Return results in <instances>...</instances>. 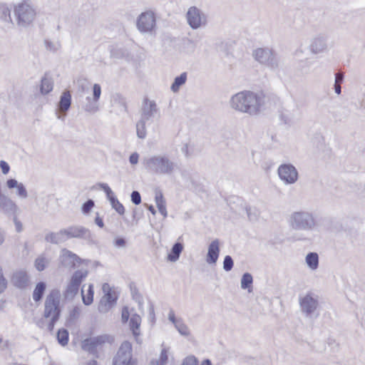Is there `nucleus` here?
I'll use <instances>...</instances> for the list:
<instances>
[{
    "label": "nucleus",
    "instance_id": "nucleus-1",
    "mask_svg": "<svg viewBox=\"0 0 365 365\" xmlns=\"http://www.w3.org/2000/svg\"><path fill=\"white\" fill-rule=\"evenodd\" d=\"M230 104L232 109L238 112L257 115L264 106V95L262 93L243 91L233 95Z\"/></svg>",
    "mask_w": 365,
    "mask_h": 365
},
{
    "label": "nucleus",
    "instance_id": "nucleus-53",
    "mask_svg": "<svg viewBox=\"0 0 365 365\" xmlns=\"http://www.w3.org/2000/svg\"><path fill=\"white\" fill-rule=\"evenodd\" d=\"M0 168L3 174L6 175L9 172L10 166L4 160L0 161Z\"/></svg>",
    "mask_w": 365,
    "mask_h": 365
},
{
    "label": "nucleus",
    "instance_id": "nucleus-43",
    "mask_svg": "<svg viewBox=\"0 0 365 365\" xmlns=\"http://www.w3.org/2000/svg\"><path fill=\"white\" fill-rule=\"evenodd\" d=\"M234 267V261L231 256L226 255L223 260V269L225 272H230Z\"/></svg>",
    "mask_w": 365,
    "mask_h": 365
},
{
    "label": "nucleus",
    "instance_id": "nucleus-16",
    "mask_svg": "<svg viewBox=\"0 0 365 365\" xmlns=\"http://www.w3.org/2000/svg\"><path fill=\"white\" fill-rule=\"evenodd\" d=\"M103 290L106 293L100 301L98 309L101 313H106L116 304L118 297L110 290L107 283L103 285Z\"/></svg>",
    "mask_w": 365,
    "mask_h": 365
},
{
    "label": "nucleus",
    "instance_id": "nucleus-40",
    "mask_svg": "<svg viewBox=\"0 0 365 365\" xmlns=\"http://www.w3.org/2000/svg\"><path fill=\"white\" fill-rule=\"evenodd\" d=\"M175 327L178 331V332L182 336H186L190 334L187 326L182 322V319L177 322V324H175Z\"/></svg>",
    "mask_w": 365,
    "mask_h": 365
},
{
    "label": "nucleus",
    "instance_id": "nucleus-39",
    "mask_svg": "<svg viewBox=\"0 0 365 365\" xmlns=\"http://www.w3.org/2000/svg\"><path fill=\"white\" fill-rule=\"evenodd\" d=\"M245 210L247 215V217L250 221L254 222L257 220L259 215V212L257 209L252 207H246Z\"/></svg>",
    "mask_w": 365,
    "mask_h": 365
},
{
    "label": "nucleus",
    "instance_id": "nucleus-3",
    "mask_svg": "<svg viewBox=\"0 0 365 365\" xmlns=\"http://www.w3.org/2000/svg\"><path fill=\"white\" fill-rule=\"evenodd\" d=\"M289 223L293 230L297 231L319 232L321 230V224L314 214L307 210L292 212Z\"/></svg>",
    "mask_w": 365,
    "mask_h": 365
},
{
    "label": "nucleus",
    "instance_id": "nucleus-23",
    "mask_svg": "<svg viewBox=\"0 0 365 365\" xmlns=\"http://www.w3.org/2000/svg\"><path fill=\"white\" fill-rule=\"evenodd\" d=\"M71 106V94L69 91H64L58 103V108L60 111L66 113Z\"/></svg>",
    "mask_w": 365,
    "mask_h": 365
},
{
    "label": "nucleus",
    "instance_id": "nucleus-50",
    "mask_svg": "<svg viewBox=\"0 0 365 365\" xmlns=\"http://www.w3.org/2000/svg\"><path fill=\"white\" fill-rule=\"evenodd\" d=\"M130 317V313L128 307H123L121 312V320L123 323H126Z\"/></svg>",
    "mask_w": 365,
    "mask_h": 365
},
{
    "label": "nucleus",
    "instance_id": "nucleus-52",
    "mask_svg": "<svg viewBox=\"0 0 365 365\" xmlns=\"http://www.w3.org/2000/svg\"><path fill=\"white\" fill-rule=\"evenodd\" d=\"M80 315V309L78 307H75L70 311L69 317L72 319H76Z\"/></svg>",
    "mask_w": 365,
    "mask_h": 365
},
{
    "label": "nucleus",
    "instance_id": "nucleus-9",
    "mask_svg": "<svg viewBox=\"0 0 365 365\" xmlns=\"http://www.w3.org/2000/svg\"><path fill=\"white\" fill-rule=\"evenodd\" d=\"M187 24L190 27L196 30L207 25V15L197 6H190L185 14Z\"/></svg>",
    "mask_w": 365,
    "mask_h": 365
},
{
    "label": "nucleus",
    "instance_id": "nucleus-8",
    "mask_svg": "<svg viewBox=\"0 0 365 365\" xmlns=\"http://www.w3.org/2000/svg\"><path fill=\"white\" fill-rule=\"evenodd\" d=\"M113 365H137L136 361L133 358L132 345L129 341L122 343L113 359Z\"/></svg>",
    "mask_w": 365,
    "mask_h": 365
},
{
    "label": "nucleus",
    "instance_id": "nucleus-12",
    "mask_svg": "<svg viewBox=\"0 0 365 365\" xmlns=\"http://www.w3.org/2000/svg\"><path fill=\"white\" fill-rule=\"evenodd\" d=\"M67 240L71 238L84 240L89 245H94L96 242L91 230L81 225H72L64 228Z\"/></svg>",
    "mask_w": 365,
    "mask_h": 365
},
{
    "label": "nucleus",
    "instance_id": "nucleus-64",
    "mask_svg": "<svg viewBox=\"0 0 365 365\" xmlns=\"http://www.w3.org/2000/svg\"><path fill=\"white\" fill-rule=\"evenodd\" d=\"M86 365H98V362L96 360L93 359V360L88 361L86 363Z\"/></svg>",
    "mask_w": 365,
    "mask_h": 365
},
{
    "label": "nucleus",
    "instance_id": "nucleus-2",
    "mask_svg": "<svg viewBox=\"0 0 365 365\" xmlns=\"http://www.w3.org/2000/svg\"><path fill=\"white\" fill-rule=\"evenodd\" d=\"M140 118L136 123V135L140 139H145L147 136L146 123L153 122L155 118L160 115V108L155 101L144 98L140 109Z\"/></svg>",
    "mask_w": 365,
    "mask_h": 365
},
{
    "label": "nucleus",
    "instance_id": "nucleus-11",
    "mask_svg": "<svg viewBox=\"0 0 365 365\" xmlns=\"http://www.w3.org/2000/svg\"><path fill=\"white\" fill-rule=\"evenodd\" d=\"M113 338L108 334L98 335L86 339L82 342V349L93 355L98 356L97 348L108 343L111 344Z\"/></svg>",
    "mask_w": 365,
    "mask_h": 365
},
{
    "label": "nucleus",
    "instance_id": "nucleus-44",
    "mask_svg": "<svg viewBox=\"0 0 365 365\" xmlns=\"http://www.w3.org/2000/svg\"><path fill=\"white\" fill-rule=\"evenodd\" d=\"M95 206L94 201L93 200H88L81 206V211L84 215H88L93 207Z\"/></svg>",
    "mask_w": 365,
    "mask_h": 365
},
{
    "label": "nucleus",
    "instance_id": "nucleus-61",
    "mask_svg": "<svg viewBox=\"0 0 365 365\" xmlns=\"http://www.w3.org/2000/svg\"><path fill=\"white\" fill-rule=\"evenodd\" d=\"M149 315L150 317L152 318V319H155L154 306L152 303H150L149 306Z\"/></svg>",
    "mask_w": 365,
    "mask_h": 365
},
{
    "label": "nucleus",
    "instance_id": "nucleus-22",
    "mask_svg": "<svg viewBox=\"0 0 365 365\" xmlns=\"http://www.w3.org/2000/svg\"><path fill=\"white\" fill-rule=\"evenodd\" d=\"M327 48L326 38L319 36L312 40L310 50L314 53H319L324 51Z\"/></svg>",
    "mask_w": 365,
    "mask_h": 365
},
{
    "label": "nucleus",
    "instance_id": "nucleus-34",
    "mask_svg": "<svg viewBox=\"0 0 365 365\" xmlns=\"http://www.w3.org/2000/svg\"><path fill=\"white\" fill-rule=\"evenodd\" d=\"M253 283V277L250 273L245 272L242 274L240 282L241 288L242 289H249L252 287Z\"/></svg>",
    "mask_w": 365,
    "mask_h": 365
},
{
    "label": "nucleus",
    "instance_id": "nucleus-55",
    "mask_svg": "<svg viewBox=\"0 0 365 365\" xmlns=\"http://www.w3.org/2000/svg\"><path fill=\"white\" fill-rule=\"evenodd\" d=\"M168 319L175 326V324H177V322H178L179 321L181 320V319H177L175 318V313L173 312V310H170L169 313H168Z\"/></svg>",
    "mask_w": 365,
    "mask_h": 365
},
{
    "label": "nucleus",
    "instance_id": "nucleus-10",
    "mask_svg": "<svg viewBox=\"0 0 365 365\" xmlns=\"http://www.w3.org/2000/svg\"><path fill=\"white\" fill-rule=\"evenodd\" d=\"M252 56L260 64L265 65L271 69H276L279 66L277 57L268 48H259L254 50Z\"/></svg>",
    "mask_w": 365,
    "mask_h": 365
},
{
    "label": "nucleus",
    "instance_id": "nucleus-13",
    "mask_svg": "<svg viewBox=\"0 0 365 365\" xmlns=\"http://www.w3.org/2000/svg\"><path fill=\"white\" fill-rule=\"evenodd\" d=\"M299 303L302 314L306 317H312L319 307L318 297L308 292L304 297H299Z\"/></svg>",
    "mask_w": 365,
    "mask_h": 365
},
{
    "label": "nucleus",
    "instance_id": "nucleus-6",
    "mask_svg": "<svg viewBox=\"0 0 365 365\" xmlns=\"http://www.w3.org/2000/svg\"><path fill=\"white\" fill-rule=\"evenodd\" d=\"M88 272L87 269H78L71 275V279L63 292L66 299H72L78 292L80 285L87 277Z\"/></svg>",
    "mask_w": 365,
    "mask_h": 365
},
{
    "label": "nucleus",
    "instance_id": "nucleus-47",
    "mask_svg": "<svg viewBox=\"0 0 365 365\" xmlns=\"http://www.w3.org/2000/svg\"><path fill=\"white\" fill-rule=\"evenodd\" d=\"M98 186L105 192L108 200L110 197L114 196L113 192L112 191V190L110 189V187L108 186V184L104 183V182H101V183H98Z\"/></svg>",
    "mask_w": 365,
    "mask_h": 365
},
{
    "label": "nucleus",
    "instance_id": "nucleus-63",
    "mask_svg": "<svg viewBox=\"0 0 365 365\" xmlns=\"http://www.w3.org/2000/svg\"><path fill=\"white\" fill-rule=\"evenodd\" d=\"M200 365H212V364L210 359H207L203 360Z\"/></svg>",
    "mask_w": 365,
    "mask_h": 365
},
{
    "label": "nucleus",
    "instance_id": "nucleus-45",
    "mask_svg": "<svg viewBox=\"0 0 365 365\" xmlns=\"http://www.w3.org/2000/svg\"><path fill=\"white\" fill-rule=\"evenodd\" d=\"M8 281L4 277L2 267L0 265V294L7 289Z\"/></svg>",
    "mask_w": 365,
    "mask_h": 365
},
{
    "label": "nucleus",
    "instance_id": "nucleus-33",
    "mask_svg": "<svg viewBox=\"0 0 365 365\" xmlns=\"http://www.w3.org/2000/svg\"><path fill=\"white\" fill-rule=\"evenodd\" d=\"M53 82L50 78L43 77L41 79L40 91L42 94L46 95L53 90Z\"/></svg>",
    "mask_w": 365,
    "mask_h": 365
},
{
    "label": "nucleus",
    "instance_id": "nucleus-20",
    "mask_svg": "<svg viewBox=\"0 0 365 365\" xmlns=\"http://www.w3.org/2000/svg\"><path fill=\"white\" fill-rule=\"evenodd\" d=\"M65 233L66 232L64 229H61L56 232H51L46 235L45 240L47 242H50L54 245L63 243L67 241V237Z\"/></svg>",
    "mask_w": 365,
    "mask_h": 365
},
{
    "label": "nucleus",
    "instance_id": "nucleus-46",
    "mask_svg": "<svg viewBox=\"0 0 365 365\" xmlns=\"http://www.w3.org/2000/svg\"><path fill=\"white\" fill-rule=\"evenodd\" d=\"M101 95V87L98 83H95L93 86V97L95 101H98Z\"/></svg>",
    "mask_w": 365,
    "mask_h": 365
},
{
    "label": "nucleus",
    "instance_id": "nucleus-5",
    "mask_svg": "<svg viewBox=\"0 0 365 365\" xmlns=\"http://www.w3.org/2000/svg\"><path fill=\"white\" fill-rule=\"evenodd\" d=\"M60 298V291L55 289L50 292L45 300L43 317L46 319H50L48 324V330L51 332L53 330L55 324L61 314Z\"/></svg>",
    "mask_w": 365,
    "mask_h": 365
},
{
    "label": "nucleus",
    "instance_id": "nucleus-57",
    "mask_svg": "<svg viewBox=\"0 0 365 365\" xmlns=\"http://www.w3.org/2000/svg\"><path fill=\"white\" fill-rule=\"evenodd\" d=\"M14 222L16 227V230L17 232H21L23 230L22 223L18 220L16 217H14Z\"/></svg>",
    "mask_w": 365,
    "mask_h": 365
},
{
    "label": "nucleus",
    "instance_id": "nucleus-32",
    "mask_svg": "<svg viewBox=\"0 0 365 365\" xmlns=\"http://www.w3.org/2000/svg\"><path fill=\"white\" fill-rule=\"evenodd\" d=\"M57 341L59 344L64 346L68 344L69 334L66 329H59L56 334Z\"/></svg>",
    "mask_w": 365,
    "mask_h": 365
},
{
    "label": "nucleus",
    "instance_id": "nucleus-54",
    "mask_svg": "<svg viewBox=\"0 0 365 365\" xmlns=\"http://www.w3.org/2000/svg\"><path fill=\"white\" fill-rule=\"evenodd\" d=\"M139 155L135 152L132 153L129 157V162L131 165H136L138 163Z\"/></svg>",
    "mask_w": 365,
    "mask_h": 365
},
{
    "label": "nucleus",
    "instance_id": "nucleus-41",
    "mask_svg": "<svg viewBox=\"0 0 365 365\" xmlns=\"http://www.w3.org/2000/svg\"><path fill=\"white\" fill-rule=\"evenodd\" d=\"M168 361V351L165 349L161 350L158 360H152L150 362H155L158 365H166Z\"/></svg>",
    "mask_w": 365,
    "mask_h": 365
},
{
    "label": "nucleus",
    "instance_id": "nucleus-58",
    "mask_svg": "<svg viewBox=\"0 0 365 365\" xmlns=\"http://www.w3.org/2000/svg\"><path fill=\"white\" fill-rule=\"evenodd\" d=\"M78 90L79 91L84 92V91L88 90V87L87 86V85L84 81H78Z\"/></svg>",
    "mask_w": 365,
    "mask_h": 365
},
{
    "label": "nucleus",
    "instance_id": "nucleus-36",
    "mask_svg": "<svg viewBox=\"0 0 365 365\" xmlns=\"http://www.w3.org/2000/svg\"><path fill=\"white\" fill-rule=\"evenodd\" d=\"M0 19L4 21L11 22V10L4 4H0Z\"/></svg>",
    "mask_w": 365,
    "mask_h": 365
},
{
    "label": "nucleus",
    "instance_id": "nucleus-15",
    "mask_svg": "<svg viewBox=\"0 0 365 365\" xmlns=\"http://www.w3.org/2000/svg\"><path fill=\"white\" fill-rule=\"evenodd\" d=\"M156 19L153 11L143 12L138 18L136 25L138 29L143 33L150 32L155 27Z\"/></svg>",
    "mask_w": 365,
    "mask_h": 365
},
{
    "label": "nucleus",
    "instance_id": "nucleus-49",
    "mask_svg": "<svg viewBox=\"0 0 365 365\" xmlns=\"http://www.w3.org/2000/svg\"><path fill=\"white\" fill-rule=\"evenodd\" d=\"M198 361L194 356H190L186 357L181 365H197Z\"/></svg>",
    "mask_w": 365,
    "mask_h": 365
},
{
    "label": "nucleus",
    "instance_id": "nucleus-25",
    "mask_svg": "<svg viewBox=\"0 0 365 365\" xmlns=\"http://www.w3.org/2000/svg\"><path fill=\"white\" fill-rule=\"evenodd\" d=\"M46 289V284L44 282H38L33 292V299L36 302H40L43 297Z\"/></svg>",
    "mask_w": 365,
    "mask_h": 365
},
{
    "label": "nucleus",
    "instance_id": "nucleus-24",
    "mask_svg": "<svg viewBox=\"0 0 365 365\" xmlns=\"http://www.w3.org/2000/svg\"><path fill=\"white\" fill-rule=\"evenodd\" d=\"M155 202L160 213L164 217L168 216V212L165 206V200L163 192L160 190H156L155 196Z\"/></svg>",
    "mask_w": 365,
    "mask_h": 365
},
{
    "label": "nucleus",
    "instance_id": "nucleus-62",
    "mask_svg": "<svg viewBox=\"0 0 365 365\" xmlns=\"http://www.w3.org/2000/svg\"><path fill=\"white\" fill-rule=\"evenodd\" d=\"M341 84L334 83V91L337 95H340L341 93V88L340 86Z\"/></svg>",
    "mask_w": 365,
    "mask_h": 365
},
{
    "label": "nucleus",
    "instance_id": "nucleus-17",
    "mask_svg": "<svg viewBox=\"0 0 365 365\" xmlns=\"http://www.w3.org/2000/svg\"><path fill=\"white\" fill-rule=\"evenodd\" d=\"M58 259L60 266L69 269H74L76 264H81L82 262L81 258L66 248L61 250Z\"/></svg>",
    "mask_w": 365,
    "mask_h": 365
},
{
    "label": "nucleus",
    "instance_id": "nucleus-14",
    "mask_svg": "<svg viewBox=\"0 0 365 365\" xmlns=\"http://www.w3.org/2000/svg\"><path fill=\"white\" fill-rule=\"evenodd\" d=\"M277 174L285 185L295 183L299 178V173L295 166L291 163H283L278 167Z\"/></svg>",
    "mask_w": 365,
    "mask_h": 365
},
{
    "label": "nucleus",
    "instance_id": "nucleus-29",
    "mask_svg": "<svg viewBox=\"0 0 365 365\" xmlns=\"http://www.w3.org/2000/svg\"><path fill=\"white\" fill-rule=\"evenodd\" d=\"M85 285H83V287H84ZM93 295H94V290H93V285L92 284H90L88 285V288L87 290V294H85L83 288L81 289V297H82V301L83 303L86 305H91L93 302Z\"/></svg>",
    "mask_w": 365,
    "mask_h": 365
},
{
    "label": "nucleus",
    "instance_id": "nucleus-30",
    "mask_svg": "<svg viewBox=\"0 0 365 365\" xmlns=\"http://www.w3.org/2000/svg\"><path fill=\"white\" fill-rule=\"evenodd\" d=\"M141 323V318L140 315L135 314L130 317L129 325L130 328L133 331V335H138L140 325Z\"/></svg>",
    "mask_w": 365,
    "mask_h": 365
},
{
    "label": "nucleus",
    "instance_id": "nucleus-21",
    "mask_svg": "<svg viewBox=\"0 0 365 365\" xmlns=\"http://www.w3.org/2000/svg\"><path fill=\"white\" fill-rule=\"evenodd\" d=\"M6 186L9 189L16 188V195L21 199H26L28 197V192L24 185L19 182L16 179L11 178L7 180Z\"/></svg>",
    "mask_w": 365,
    "mask_h": 365
},
{
    "label": "nucleus",
    "instance_id": "nucleus-27",
    "mask_svg": "<svg viewBox=\"0 0 365 365\" xmlns=\"http://www.w3.org/2000/svg\"><path fill=\"white\" fill-rule=\"evenodd\" d=\"M187 73L183 72L180 76L175 78L174 81L170 86V89L173 92H178L180 90V88L187 81Z\"/></svg>",
    "mask_w": 365,
    "mask_h": 365
},
{
    "label": "nucleus",
    "instance_id": "nucleus-56",
    "mask_svg": "<svg viewBox=\"0 0 365 365\" xmlns=\"http://www.w3.org/2000/svg\"><path fill=\"white\" fill-rule=\"evenodd\" d=\"M344 75L343 73L338 72L335 73V82L336 84H341L344 82Z\"/></svg>",
    "mask_w": 365,
    "mask_h": 365
},
{
    "label": "nucleus",
    "instance_id": "nucleus-35",
    "mask_svg": "<svg viewBox=\"0 0 365 365\" xmlns=\"http://www.w3.org/2000/svg\"><path fill=\"white\" fill-rule=\"evenodd\" d=\"M112 207L120 215L125 212V207L122 203L119 202L118 198L114 195L108 199Z\"/></svg>",
    "mask_w": 365,
    "mask_h": 365
},
{
    "label": "nucleus",
    "instance_id": "nucleus-4",
    "mask_svg": "<svg viewBox=\"0 0 365 365\" xmlns=\"http://www.w3.org/2000/svg\"><path fill=\"white\" fill-rule=\"evenodd\" d=\"M145 169L160 175H172L178 165L167 155H155L143 160Z\"/></svg>",
    "mask_w": 365,
    "mask_h": 365
},
{
    "label": "nucleus",
    "instance_id": "nucleus-7",
    "mask_svg": "<svg viewBox=\"0 0 365 365\" xmlns=\"http://www.w3.org/2000/svg\"><path fill=\"white\" fill-rule=\"evenodd\" d=\"M14 14L17 19L18 25L22 27L29 26L36 16V11L28 3H21L15 7Z\"/></svg>",
    "mask_w": 365,
    "mask_h": 365
},
{
    "label": "nucleus",
    "instance_id": "nucleus-38",
    "mask_svg": "<svg viewBox=\"0 0 365 365\" xmlns=\"http://www.w3.org/2000/svg\"><path fill=\"white\" fill-rule=\"evenodd\" d=\"M48 260L44 256H39L36 259L34 266L38 271L41 272L45 269Z\"/></svg>",
    "mask_w": 365,
    "mask_h": 365
},
{
    "label": "nucleus",
    "instance_id": "nucleus-28",
    "mask_svg": "<svg viewBox=\"0 0 365 365\" xmlns=\"http://www.w3.org/2000/svg\"><path fill=\"white\" fill-rule=\"evenodd\" d=\"M306 263L309 268L315 270L319 267V256L316 252H309L305 258Z\"/></svg>",
    "mask_w": 365,
    "mask_h": 365
},
{
    "label": "nucleus",
    "instance_id": "nucleus-42",
    "mask_svg": "<svg viewBox=\"0 0 365 365\" xmlns=\"http://www.w3.org/2000/svg\"><path fill=\"white\" fill-rule=\"evenodd\" d=\"M44 45L46 50L53 53L57 51L61 47L59 42H52L48 39L44 40Z\"/></svg>",
    "mask_w": 365,
    "mask_h": 365
},
{
    "label": "nucleus",
    "instance_id": "nucleus-19",
    "mask_svg": "<svg viewBox=\"0 0 365 365\" xmlns=\"http://www.w3.org/2000/svg\"><path fill=\"white\" fill-rule=\"evenodd\" d=\"M220 255V242L217 239L211 242L208 246L206 262L208 264H215Z\"/></svg>",
    "mask_w": 365,
    "mask_h": 365
},
{
    "label": "nucleus",
    "instance_id": "nucleus-60",
    "mask_svg": "<svg viewBox=\"0 0 365 365\" xmlns=\"http://www.w3.org/2000/svg\"><path fill=\"white\" fill-rule=\"evenodd\" d=\"M95 223L101 228H103L104 227V223L101 217L97 215V216L95 218Z\"/></svg>",
    "mask_w": 365,
    "mask_h": 365
},
{
    "label": "nucleus",
    "instance_id": "nucleus-51",
    "mask_svg": "<svg viewBox=\"0 0 365 365\" xmlns=\"http://www.w3.org/2000/svg\"><path fill=\"white\" fill-rule=\"evenodd\" d=\"M114 245L118 248H123L126 246V240L123 237H117L114 240Z\"/></svg>",
    "mask_w": 365,
    "mask_h": 365
},
{
    "label": "nucleus",
    "instance_id": "nucleus-37",
    "mask_svg": "<svg viewBox=\"0 0 365 365\" xmlns=\"http://www.w3.org/2000/svg\"><path fill=\"white\" fill-rule=\"evenodd\" d=\"M130 292L133 299L138 302L139 308L140 309L143 304V296L136 287H130Z\"/></svg>",
    "mask_w": 365,
    "mask_h": 365
},
{
    "label": "nucleus",
    "instance_id": "nucleus-26",
    "mask_svg": "<svg viewBox=\"0 0 365 365\" xmlns=\"http://www.w3.org/2000/svg\"><path fill=\"white\" fill-rule=\"evenodd\" d=\"M183 250V246L180 242H175L170 250V252L168 255V259L170 262H176Z\"/></svg>",
    "mask_w": 365,
    "mask_h": 365
},
{
    "label": "nucleus",
    "instance_id": "nucleus-18",
    "mask_svg": "<svg viewBox=\"0 0 365 365\" xmlns=\"http://www.w3.org/2000/svg\"><path fill=\"white\" fill-rule=\"evenodd\" d=\"M11 282L14 287L23 289L29 284V276L26 271L19 270L14 272Z\"/></svg>",
    "mask_w": 365,
    "mask_h": 365
},
{
    "label": "nucleus",
    "instance_id": "nucleus-31",
    "mask_svg": "<svg viewBox=\"0 0 365 365\" xmlns=\"http://www.w3.org/2000/svg\"><path fill=\"white\" fill-rule=\"evenodd\" d=\"M86 103L83 106L85 111L95 113L98 110V101H95L89 96L86 97Z\"/></svg>",
    "mask_w": 365,
    "mask_h": 365
},
{
    "label": "nucleus",
    "instance_id": "nucleus-59",
    "mask_svg": "<svg viewBox=\"0 0 365 365\" xmlns=\"http://www.w3.org/2000/svg\"><path fill=\"white\" fill-rule=\"evenodd\" d=\"M86 20L85 17H78V19L76 20V24L78 27H82L85 26Z\"/></svg>",
    "mask_w": 365,
    "mask_h": 365
},
{
    "label": "nucleus",
    "instance_id": "nucleus-48",
    "mask_svg": "<svg viewBox=\"0 0 365 365\" xmlns=\"http://www.w3.org/2000/svg\"><path fill=\"white\" fill-rule=\"evenodd\" d=\"M130 198L131 202L135 205H138L141 203V195L137 190H133L131 192Z\"/></svg>",
    "mask_w": 365,
    "mask_h": 365
}]
</instances>
